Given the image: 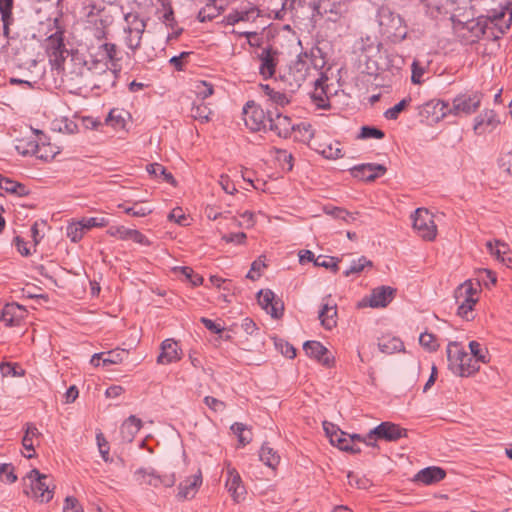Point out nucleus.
I'll return each instance as SVG.
<instances>
[{"label": "nucleus", "mask_w": 512, "mask_h": 512, "mask_svg": "<svg viewBox=\"0 0 512 512\" xmlns=\"http://www.w3.org/2000/svg\"><path fill=\"white\" fill-rule=\"evenodd\" d=\"M378 24L383 35L393 40H403L407 31L402 17L391 11L389 8L382 7L378 12Z\"/></svg>", "instance_id": "5"}, {"label": "nucleus", "mask_w": 512, "mask_h": 512, "mask_svg": "<svg viewBox=\"0 0 512 512\" xmlns=\"http://www.w3.org/2000/svg\"><path fill=\"white\" fill-rule=\"evenodd\" d=\"M221 10L222 8L218 7L215 3V0H213L200 9L197 15V19L200 22L211 21L220 15Z\"/></svg>", "instance_id": "38"}, {"label": "nucleus", "mask_w": 512, "mask_h": 512, "mask_svg": "<svg viewBox=\"0 0 512 512\" xmlns=\"http://www.w3.org/2000/svg\"><path fill=\"white\" fill-rule=\"evenodd\" d=\"M259 457L266 466L272 469H274L280 462V456L267 444L262 445Z\"/></svg>", "instance_id": "37"}, {"label": "nucleus", "mask_w": 512, "mask_h": 512, "mask_svg": "<svg viewBox=\"0 0 512 512\" xmlns=\"http://www.w3.org/2000/svg\"><path fill=\"white\" fill-rule=\"evenodd\" d=\"M486 247L489 253L503 264L508 265V262H511V258L507 256L509 246L506 243L499 240H495L494 243L488 241Z\"/></svg>", "instance_id": "30"}, {"label": "nucleus", "mask_w": 512, "mask_h": 512, "mask_svg": "<svg viewBox=\"0 0 512 512\" xmlns=\"http://www.w3.org/2000/svg\"><path fill=\"white\" fill-rule=\"evenodd\" d=\"M385 133L374 126H362L360 130V134L358 135L359 139H383Z\"/></svg>", "instance_id": "51"}, {"label": "nucleus", "mask_w": 512, "mask_h": 512, "mask_svg": "<svg viewBox=\"0 0 512 512\" xmlns=\"http://www.w3.org/2000/svg\"><path fill=\"white\" fill-rule=\"evenodd\" d=\"M475 293L476 291L472 287L471 283L468 282L459 286L455 291L456 300L459 301L460 299H463L458 306L457 314L466 320L473 319L472 311L477 302V299L474 298Z\"/></svg>", "instance_id": "9"}, {"label": "nucleus", "mask_w": 512, "mask_h": 512, "mask_svg": "<svg viewBox=\"0 0 512 512\" xmlns=\"http://www.w3.org/2000/svg\"><path fill=\"white\" fill-rule=\"evenodd\" d=\"M214 92L213 86L205 81H201L196 86V94L201 100L210 97Z\"/></svg>", "instance_id": "63"}, {"label": "nucleus", "mask_w": 512, "mask_h": 512, "mask_svg": "<svg viewBox=\"0 0 512 512\" xmlns=\"http://www.w3.org/2000/svg\"><path fill=\"white\" fill-rule=\"evenodd\" d=\"M46 53L52 69L57 71L64 69V63L69 51L64 43L63 31H56L47 38Z\"/></svg>", "instance_id": "6"}, {"label": "nucleus", "mask_w": 512, "mask_h": 512, "mask_svg": "<svg viewBox=\"0 0 512 512\" xmlns=\"http://www.w3.org/2000/svg\"><path fill=\"white\" fill-rule=\"evenodd\" d=\"M26 313L27 311L23 306L17 303H8L0 310V321L8 327L18 326Z\"/></svg>", "instance_id": "18"}, {"label": "nucleus", "mask_w": 512, "mask_h": 512, "mask_svg": "<svg viewBox=\"0 0 512 512\" xmlns=\"http://www.w3.org/2000/svg\"><path fill=\"white\" fill-rule=\"evenodd\" d=\"M180 359L179 347L176 341L166 339L161 344V352L157 357V363L170 364Z\"/></svg>", "instance_id": "23"}, {"label": "nucleus", "mask_w": 512, "mask_h": 512, "mask_svg": "<svg viewBox=\"0 0 512 512\" xmlns=\"http://www.w3.org/2000/svg\"><path fill=\"white\" fill-rule=\"evenodd\" d=\"M84 226L81 221L78 223L70 224L67 227V237L70 238V240L74 243L80 241L84 235Z\"/></svg>", "instance_id": "52"}, {"label": "nucleus", "mask_w": 512, "mask_h": 512, "mask_svg": "<svg viewBox=\"0 0 512 512\" xmlns=\"http://www.w3.org/2000/svg\"><path fill=\"white\" fill-rule=\"evenodd\" d=\"M446 476V471L437 466H430L420 470L415 475V481L426 485L438 483Z\"/></svg>", "instance_id": "25"}, {"label": "nucleus", "mask_w": 512, "mask_h": 512, "mask_svg": "<svg viewBox=\"0 0 512 512\" xmlns=\"http://www.w3.org/2000/svg\"><path fill=\"white\" fill-rule=\"evenodd\" d=\"M260 88L273 104L284 107L290 102L285 92L276 91L268 84H260Z\"/></svg>", "instance_id": "35"}, {"label": "nucleus", "mask_w": 512, "mask_h": 512, "mask_svg": "<svg viewBox=\"0 0 512 512\" xmlns=\"http://www.w3.org/2000/svg\"><path fill=\"white\" fill-rule=\"evenodd\" d=\"M41 436V433L34 424L27 423L22 445L27 451H34L33 438Z\"/></svg>", "instance_id": "43"}, {"label": "nucleus", "mask_w": 512, "mask_h": 512, "mask_svg": "<svg viewBox=\"0 0 512 512\" xmlns=\"http://www.w3.org/2000/svg\"><path fill=\"white\" fill-rule=\"evenodd\" d=\"M141 427V419L137 418L135 415L129 416L120 427V436L122 441L127 443L132 442Z\"/></svg>", "instance_id": "26"}, {"label": "nucleus", "mask_w": 512, "mask_h": 512, "mask_svg": "<svg viewBox=\"0 0 512 512\" xmlns=\"http://www.w3.org/2000/svg\"><path fill=\"white\" fill-rule=\"evenodd\" d=\"M378 347L385 354H393L404 350L402 340L392 335H384L378 338Z\"/></svg>", "instance_id": "28"}, {"label": "nucleus", "mask_w": 512, "mask_h": 512, "mask_svg": "<svg viewBox=\"0 0 512 512\" xmlns=\"http://www.w3.org/2000/svg\"><path fill=\"white\" fill-rule=\"evenodd\" d=\"M512 24V8L506 3H499L496 6L485 9V14L466 22L455 21L453 29L459 40L470 45L486 33L490 26L496 28L500 34H505Z\"/></svg>", "instance_id": "1"}, {"label": "nucleus", "mask_w": 512, "mask_h": 512, "mask_svg": "<svg viewBox=\"0 0 512 512\" xmlns=\"http://www.w3.org/2000/svg\"><path fill=\"white\" fill-rule=\"evenodd\" d=\"M243 120L251 131H260L266 128L268 116L254 101H248L243 107Z\"/></svg>", "instance_id": "11"}, {"label": "nucleus", "mask_w": 512, "mask_h": 512, "mask_svg": "<svg viewBox=\"0 0 512 512\" xmlns=\"http://www.w3.org/2000/svg\"><path fill=\"white\" fill-rule=\"evenodd\" d=\"M32 153L35 154L39 159L48 161L55 157L56 154L59 153L58 150H53L50 144L45 145L42 144L41 146L38 144H32Z\"/></svg>", "instance_id": "46"}, {"label": "nucleus", "mask_w": 512, "mask_h": 512, "mask_svg": "<svg viewBox=\"0 0 512 512\" xmlns=\"http://www.w3.org/2000/svg\"><path fill=\"white\" fill-rule=\"evenodd\" d=\"M413 228L418 232L419 236L425 240H433L436 237V225L432 219V215L425 208H418L411 216Z\"/></svg>", "instance_id": "8"}, {"label": "nucleus", "mask_w": 512, "mask_h": 512, "mask_svg": "<svg viewBox=\"0 0 512 512\" xmlns=\"http://www.w3.org/2000/svg\"><path fill=\"white\" fill-rule=\"evenodd\" d=\"M387 168L382 164L377 163H364L354 166L351 173L355 178L363 181L371 182L378 177L384 175Z\"/></svg>", "instance_id": "16"}, {"label": "nucleus", "mask_w": 512, "mask_h": 512, "mask_svg": "<svg viewBox=\"0 0 512 512\" xmlns=\"http://www.w3.org/2000/svg\"><path fill=\"white\" fill-rule=\"evenodd\" d=\"M134 478L140 485L159 487L160 475L156 474L153 469L139 468L135 471Z\"/></svg>", "instance_id": "31"}, {"label": "nucleus", "mask_w": 512, "mask_h": 512, "mask_svg": "<svg viewBox=\"0 0 512 512\" xmlns=\"http://www.w3.org/2000/svg\"><path fill=\"white\" fill-rule=\"evenodd\" d=\"M323 429L326 435L329 437L330 442H332L338 436H345L346 433L340 430L336 425L331 422L324 421Z\"/></svg>", "instance_id": "61"}, {"label": "nucleus", "mask_w": 512, "mask_h": 512, "mask_svg": "<svg viewBox=\"0 0 512 512\" xmlns=\"http://www.w3.org/2000/svg\"><path fill=\"white\" fill-rule=\"evenodd\" d=\"M105 354L103 358V365H110V364H119L122 363L125 359L128 358L129 351L126 349H120L116 348L114 350H110L107 352H102Z\"/></svg>", "instance_id": "39"}, {"label": "nucleus", "mask_w": 512, "mask_h": 512, "mask_svg": "<svg viewBox=\"0 0 512 512\" xmlns=\"http://www.w3.org/2000/svg\"><path fill=\"white\" fill-rule=\"evenodd\" d=\"M324 211L326 214L331 215L333 218L343 220L347 223L355 220L356 219L355 215L359 214L358 212H355V213L348 212L347 210H345L344 208H341V207H331V208L325 207Z\"/></svg>", "instance_id": "44"}, {"label": "nucleus", "mask_w": 512, "mask_h": 512, "mask_svg": "<svg viewBox=\"0 0 512 512\" xmlns=\"http://www.w3.org/2000/svg\"><path fill=\"white\" fill-rule=\"evenodd\" d=\"M201 484L202 475L199 472L179 484L177 497L182 500L193 498Z\"/></svg>", "instance_id": "22"}, {"label": "nucleus", "mask_w": 512, "mask_h": 512, "mask_svg": "<svg viewBox=\"0 0 512 512\" xmlns=\"http://www.w3.org/2000/svg\"><path fill=\"white\" fill-rule=\"evenodd\" d=\"M395 289L390 286H380L372 290L369 306L372 308L386 307L394 298Z\"/></svg>", "instance_id": "21"}, {"label": "nucleus", "mask_w": 512, "mask_h": 512, "mask_svg": "<svg viewBox=\"0 0 512 512\" xmlns=\"http://www.w3.org/2000/svg\"><path fill=\"white\" fill-rule=\"evenodd\" d=\"M308 60L307 53L298 55L288 71L280 75L279 82L283 84L284 91L294 93L302 86L309 74Z\"/></svg>", "instance_id": "4"}, {"label": "nucleus", "mask_w": 512, "mask_h": 512, "mask_svg": "<svg viewBox=\"0 0 512 512\" xmlns=\"http://www.w3.org/2000/svg\"><path fill=\"white\" fill-rule=\"evenodd\" d=\"M303 349L310 358L316 359L322 365L328 368L334 365V357L319 341H306Z\"/></svg>", "instance_id": "14"}, {"label": "nucleus", "mask_w": 512, "mask_h": 512, "mask_svg": "<svg viewBox=\"0 0 512 512\" xmlns=\"http://www.w3.org/2000/svg\"><path fill=\"white\" fill-rule=\"evenodd\" d=\"M177 269L180 270L181 274L185 276V278L188 279L193 286H199L203 283V277L199 274H196L192 268L185 266L178 267Z\"/></svg>", "instance_id": "55"}, {"label": "nucleus", "mask_w": 512, "mask_h": 512, "mask_svg": "<svg viewBox=\"0 0 512 512\" xmlns=\"http://www.w3.org/2000/svg\"><path fill=\"white\" fill-rule=\"evenodd\" d=\"M268 124L269 129L282 138L289 137L291 132L294 130L291 118L281 113H276L275 117L269 113Z\"/></svg>", "instance_id": "19"}, {"label": "nucleus", "mask_w": 512, "mask_h": 512, "mask_svg": "<svg viewBox=\"0 0 512 512\" xmlns=\"http://www.w3.org/2000/svg\"><path fill=\"white\" fill-rule=\"evenodd\" d=\"M231 430L235 435H237L238 441L242 446H245L252 441V433L245 424L235 422L232 424Z\"/></svg>", "instance_id": "41"}, {"label": "nucleus", "mask_w": 512, "mask_h": 512, "mask_svg": "<svg viewBox=\"0 0 512 512\" xmlns=\"http://www.w3.org/2000/svg\"><path fill=\"white\" fill-rule=\"evenodd\" d=\"M212 114L211 109L205 104H193L191 108V117L195 120L200 121L201 123H206L210 120V115Z\"/></svg>", "instance_id": "42"}, {"label": "nucleus", "mask_w": 512, "mask_h": 512, "mask_svg": "<svg viewBox=\"0 0 512 512\" xmlns=\"http://www.w3.org/2000/svg\"><path fill=\"white\" fill-rule=\"evenodd\" d=\"M129 116L130 114L127 111L119 108H113L106 118V123L115 129H124L126 125V118Z\"/></svg>", "instance_id": "34"}, {"label": "nucleus", "mask_w": 512, "mask_h": 512, "mask_svg": "<svg viewBox=\"0 0 512 512\" xmlns=\"http://www.w3.org/2000/svg\"><path fill=\"white\" fill-rule=\"evenodd\" d=\"M96 440H97V445H98L99 452L101 454L102 459L105 462H108L109 461V445H108V442H107L106 438L104 437L103 433H101V432L97 433Z\"/></svg>", "instance_id": "62"}, {"label": "nucleus", "mask_w": 512, "mask_h": 512, "mask_svg": "<svg viewBox=\"0 0 512 512\" xmlns=\"http://www.w3.org/2000/svg\"><path fill=\"white\" fill-rule=\"evenodd\" d=\"M258 303L274 319H280L284 314L283 301L270 289L259 291Z\"/></svg>", "instance_id": "12"}, {"label": "nucleus", "mask_w": 512, "mask_h": 512, "mask_svg": "<svg viewBox=\"0 0 512 512\" xmlns=\"http://www.w3.org/2000/svg\"><path fill=\"white\" fill-rule=\"evenodd\" d=\"M0 479L9 484L17 481V475L14 473L12 464H0Z\"/></svg>", "instance_id": "53"}, {"label": "nucleus", "mask_w": 512, "mask_h": 512, "mask_svg": "<svg viewBox=\"0 0 512 512\" xmlns=\"http://www.w3.org/2000/svg\"><path fill=\"white\" fill-rule=\"evenodd\" d=\"M85 230H89L94 227H105L108 225V220L104 217H89L81 220Z\"/></svg>", "instance_id": "60"}, {"label": "nucleus", "mask_w": 512, "mask_h": 512, "mask_svg": "<svg viewBox=\"0 0 512 512\" xmlns=\"http://www.w3.org/2000/svg\"><path fill=\"white\" fill-rule=\"evenodd\" d=\"M407 436V430L392 422H382L368 432V438L395 442Z\"/></svg>", "instance_id": "10"}, {"label": "nucleus", "mask_w": 512, "mask_h": 512, "mask_svg": "<svg viewBox=\"0 0 512 512\" xmlns=\"http://www.w3.org/2000/svg\"><path fill=\"white\" fill-rule=\"evenodd\" d=\"M63 512H84L78 500L73 496L65 498Z\"/></svg>", "instance_id": "64"}, {"label": "nucleus", "mask_w": 512, "mask_h": 512, "mask_svg": "<svg viewBox=\"0 0 512 512\" xmlns=\"http://www.w3.org/2000/svg\"><path fill=\"white\" fill-rule=\"evenodd\" d=\"M313 103L319 109H327L330 107L329 98L327 97L324 90L317 92V90L311 95Z\"/></svg>", "instance_id": "57"}, {"label": "nucleus", "mask_w": 512, "mask_h": 512, "mask_svg": "<svg viewBox=\"0 0 512 512\" xmlns=\"http://www.w3.org/2000/svg\"><path fill=\"white\" fill-rule=\"evenodd\" d=\"M446 352L448 367L453 374L468 377L479 370L477 360H474L473 356L467 353L459 342H449Z\"/></svg>", "instance_id": "2"}, {"label": "nucleus", "mask_w": 512, "mask_h": 512, "mask_svg": "<svg viewBox=\"0 0 512 512\" xmlns=\"http://www.w3.org/2000/svg\"><path fill=\"white\" fill-rule=\"evenodd\" d=\"M361 43L360 50L365 58H374L381 53L382 43L376 38L367 36L361 39Z\"/></svg>", "instance_id": "33"}, {"label": "nucleus", "mask_w": 512, "mask_h": 512, "mask_svg": "<svg viewBox=\"0 0 512 512\" xmlns=\"http://www.w3.org/2000/svg\"><path fill=\"white\" fill-rule=\"evenodd\" d=\"M331 444L337 446L340 450L349 452L352 454H358L361 452V449L358 445H352L351 442H348V434L345 436L336 437Z\"/></svg>", "instance_id": "48"}, {"label": "nucleus", "mask_w": 512, "mask_h": 512, "mask_svg": "<svg viewBox=\"0 0 512 512\" xmlns=\"http://www.w3.org/2000/svg\"><path fill=\"white\" fill-rule=\"evenodd\" d=\"M27 477L31 480V492L40 502H49L54 495V487L50 488V478L41 474L38 469H32Z\"/></svg>", "instance_id": "7"}, {"label": "nucleus", "mask_w": 512, "mask_h": 512, "mask_svg": "<svg viewBox=\"0 0 512 512\" xmlns=\"http://www.w3.org/2000/svg\"><path fill=\"white\" fill-rule=\"evenodd\" d=\"M168 219L170 221H174L175 223L181 225V226H187L188 223V217L184 214L182 208L176 207L174 208L168 215Z\"/></svg>", "instance_id": "58"}, {"label": "nucleus", "mask_w": 512, "mask_h": 512, "mask_svg": "<svg viewBox=\"0 0 512 512\" xmlns=\"http://www.w3.org/2000/svg\"><path fill=\"white\" fill-rule=\"evenodd\" d=\"M450 106L448 103L441 100H431L422 105L420 114L432 116L433 120H440L444 118L447 113H450Z\"/></svg>", "instance_id": "24"}, {"label": "nucleus", "mask_w": 512, "mask_h": 512, "mask_svg": "<svg viewBox=\"0 0 512 512\" xmlns=\"http://www.w3.org/2000/svg\"><path fill=\"white\" fill-rule=\"evenodd\" d=\"M411 81L413 84H421L423 82L422 76L425 73V67L420 64L418 60H414L412 65Z\"/></svg>", "instance_id": "59"}, {"label": "nucleus", "mask_w": 512, "mask_h": 512, "mask_svg": "<svg viewBox=\"0 0 512 512\" xmlns=\"http://www.w3.org/2000/svg\"><path fill=\"white\" fill-rule=\"evenodd\" d=\"M277 160L281 163L282 169L291 171L293 168V156L286 150H277Z\"/></svg>", "instance_id": "56"}, {"label": "nucleus", "mask_w": 512, "mask_h": 512, "mask_svg": "<svg viewBox=\"0 0 512 512\" xmlns=\"http://www.w3.org/2000/svg\"><path fill=\"white\" fill-rule=\"evenodd\" d=\"M500 123V119L494 110L485 109L475 118L473 130L477 135H482L488 130L495 129Z\"/></svg>", "instance_id": "17"}, {"label": "nucleus", "mask_w": 512, "mask_h": 512, "mask_svg": "<svg viewBox=\"0 0 512 512\" xmlns=\"http://www.w3.org/2000/svg\"><path fill=\"white\" fill-rule=\"evenodd\" d=\"M411 102V98H404L399 103L394 105L393 107L389 108L385 111L384 116L386 119L389 120H396L399 116V114L404 111V109L409 105Z\"/></svg>", "instance_id": "49"}, {"label": "nucleus", "mask_w": 512, "mask_h": 512, "mask_svg": "<svg viewBox=\"0 0 512 512\" xmlns=\"http://www.w3.org/2000/svg\"><path fill=\"white\" fill-rule=\"evenodd\" d=\"M318 318L326 330H332L337 325V305L323 304L319 311Z\"/></svg>", "instance_id": "27"}, {"label": "nucleus", "mask_w": 512, "mask_h": 512, "mask_svg": "<svg viewBox=\"0 0 512 512\" xmlns=\"http://www.w3.org/2000/svg\"><path fill=\"white\" fill-rule=\"evenodd\" d=\"M481 105V94H461L454 98L453 106L450 107V112L458 115L460 113L472 114Z\"/></svg>", "instance_id": "13"}, {"label": "nucleus", "mask_w": 512, "mask_h": 512, "mask_svg": "<svg viewBox=\"0 0 512 512\" xmlns=\"http://www.w3.org/2000/svg\"><path fill=\"white\" fill-rule=\"evenodd\" d=\"M372 262L365 256H361L357 260H353L351 265L343 272L345 277H349L352 274L361 273L365 267H371Z\"/></svg>", "instance_id": "47"}, {"label": "nucleus", "mask_w": 512, "mask_h": 512, "mask_svg": "<svg viewBox=\"0 0 512 512\" xmlns=\"http://www.w3.org/2000/svg\"><path fill=\"white\" fill-rule=\"evenodd\" d=\"M470 355L473 356L474 360H477V364L479 362L488 363L490 361V356L487 348H482L481 344L477 341L469 342Z\"/></svg>", "instance_id": "40"}, {"label": "nucleus", "mask_w": 512, "mask_h": 512, "mask_svg": "<svg viewBox=\"0 0 512 512\" xmlns=\"http://www.w3.org/2000/svg\"><path fill=\"white\" fill-rule=\"evenodd\" d=\"M0 189L4 190L6 193L18 197H25L30 194V190L26 187V185L11 178H7V180H4V182L1 183Z\"/></svg>", "instance_id": "32"}, {"label": "nucleus", "mask_w": 512, "mask_h": 512, "mask_svg": "<svg viewBox=\"0 0 512 512\" xmlns=\"http://www.w3.org/2000/svg\"><path fill=\"white\" fill-rule=\"evenodd\" d=\"M146 170L150 175L154 176L155 178L162 179L163 182H166V183H169L172 185L176 184V181H175L173 175L170 172H168L167 169L163 165H161L159 163L148 164L146 166Z\"/></svg>", "instance_id": "36"}, {"label": "nucleus", "mask_w": 512, "mask_h": 512, "mask_svg": "<svg viewBox=\"0 0 512 512\" xmlns=\"http://www.w3.org/2000/svg\"><path fill=\"white\" fill-rule=\"evenodd\" d=\"M338 262L339 260H337L335 257H326L320 255L314 260V265L330 269L334 273H337L339 270Z\"/></svg>", "instance_id": "50"}, {"label": "nucleus", "mask_w": 512, "mask_h": 512, "mask_svg": "<svg viewBox=\"0 0 512 512\" xmlns=\"http://www.w3.org/2000/svg\"><path fill=\"white\" fill-rule=\"evenodd\" d=\"M119 50L114 43H103L98 47L97 52L91 55L92 59L86 62L88 69L94 72H106L109 69V64L113 69L114 78H117V73L120 71L121 57L118 56Z\"/></svg>", "instance_id": "3"}, {"label": "nucleus", "mask_w": 512, "mask_h": 512, "mask_svg": "<svg viewBox=\"0 0 512 512\" xmlns=\"http://www.w3.org/2000/svg\"><path fill=\"white\" fill-rule=\"evenodd\" d=\"M259 16V11L255 7H251L250 9L244 10H234L230 12L226 17V23L229 25H234L238 22H247L250 20H254Z\"/></svg>", "instance_id": "29"}, {"label": "nucleus", "mask_w": 512, "mask_h": 512, "mask_svg": "<svg viewBox=\"0 0 512 512\" xmlns=\"http://www.w3.org/2000/svg\"><path fill=\"white\" fill-rule=\"evenodd\" d=\"M419 342L421 346L426 348L429 351H436L438 348V343L436 337L428 332H424L420 334Z\"/></svg>", "instance_id": "54"}, {"label": "nucleus", "mask_w": 512, "mask_h": 512, "mask_svg": "<svg viewBox=\"0 0 512 512\" xmlns=\"http://www.w3.org/2000/svg\"><path fill=\"white\" fill-rule=\"evenodd\" d=\"M226 488L233 500L237 503L240 502L246 494L241 477L235 468H228L227 470Z\"/></svg>", "instance_id": "20"}, {"label": "nucleus", "mask_w": 512, "mask_h": 512, "mask_svg": "<svg viewBox=\"0 0 512 512\" xmlns=\"http://www.w3.org/2000/svg\"><path fill=\"white\" fill-rule=\"evenodd\" d=\"M278 52L271 46L262 49L258 55L260 60L259 73L264 79H269L275 74Z\"/></svg>", "instance_id": "15"}, {"label": "nucleus", "mask_w": 512, "mask_h": 512, "mask_svg": "<svg viewBox=\"0 0 512 512\" xmlns=\"http://www.w3.org/2000/svg\"><path fill=\"white\" fill-rule=\"evenodd\" d=\"M0 371L3 377H23L25 370L18 363L3 362L0 364Z\"/></svg>", "instance_id": "45"}]
</instances>
